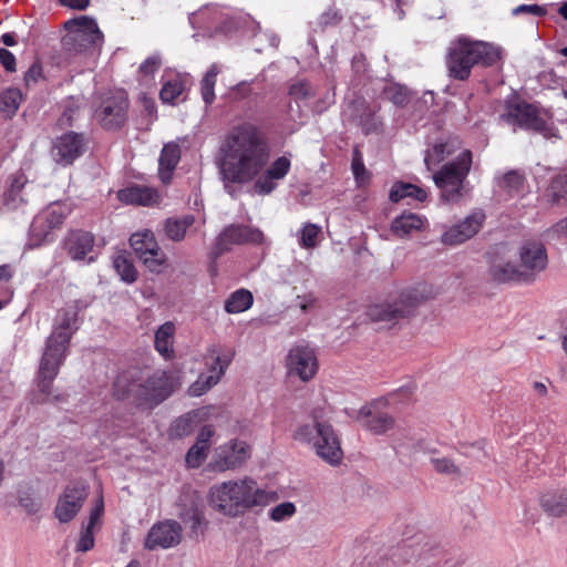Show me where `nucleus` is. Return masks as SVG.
<instances>
[{
	"label": "nucleus",
	"mask_w": 567,
	"mask_h": 567,
	"mask_svg": "<svg viewBox=\"0 0 567 567\" xmlns=\"http://www.w3.org/2000/svg\"><path fill=\"white\" fill-rule=\"evenodd\" d=\"M214 434V427L212 425H206L198 433L196 443L203 445L206 449H209V442Z\"/></svg>",
	"instance_id": "nucleus-57"
},
{
	"label": "nucleus",
	"mask_w": 567,
	"mask_h": 567,
	"mask_svg": "<svg viewBox=\"0 0 567 567\" xmlns=\"http://www.w3.org/2000/svg\"><path fill=\"white\" fill-rule=\"evenodd\" d=\"M386 404L384 399H378L370 404L363 405L358 412V420L362 426L374 434H384L394 426V419L386 412L381 411Z\"/></svg>",
	"instance_id": "nucleus-21"
},
{
	"label": "nucleus",
	"mask_w": 567,
	"mask_h": 567,
	"mask_svg": "<svg viewBox=\"0 0 567 567\" xmlns=\"http://www.w3.org/2000/svg\"><path fill=\"white\" fill-rule=\"evenodd\" d=\"M297 238L301 248L313 249L322 239L321 227L312 223H306L298 231Z\"/></svg>",
	"instance_id": "nucleus-39"
},
{
	"label": "nucleus",
	"mask_w": 567,
	"mask_h": 567,
	"mask_svg": "<svg viewBox=\"0 0 567 567\" xmlns=\"http://www.w3.org/2000/svg\"><path fill=\"white\" fill-rule=\"evenodd\" d=\"M269 161V146L264 133L254 124L244 123L233 127L220 146L219 174L225 190L236 196L240 187L255 181L254 189L268 195L284 179L291 167L290 158L275 159L262 175Z\"/></svg>",
	"instance_id": "nucleus-1"
},
{
	"label": "nucleus",
	"mask_w": 567,
	"mask_h": 567,
	"mask_svg": "<svg viewBox=\"0 0 567 567\" xmlns=\"http://www.w3.org/2000/svg\"><path fill=\"white\" fill-rule=\"evenodd\" d=\"M423 299L416 290L403 291L393 302L370 306L367 315L373 322L390 327L411 316Z\"/></svg>",
	"instance_id": "nucleus-10"
},
{
	"label": "nucleus",
	"mask_w": 567,
	"mask_h": 567,
	"mask_svg": "<svg viewBox=\"0 0 567 567\" xmlns=\"http://www.w3.org/2000/svg\"><path fill=\"white\" fill-rule=\"evenodd\" d=\"M117 198L127 205L155 206L161 203L162 196L154 187L132 185L118 190Z\"/></svg>",
	"instance_id": "nucleus-24"
},
{
	"label": "nucleus",
	"mask_w": 567,
	"mask_h": 567,
	"mask_svg": "<svg viewBox=\"0 0 567 567\" xmlns=\"http://www.w3.org/2000/svg\"><path fill=\"white\" fill-rule=\"evenodd\" d=\"M351 167L358 184H363L368 179V174L362 158L360 156H354Z\"/></svg>",
	"instance_id": "nucleus-53"
},
{
	"label": "nucleus",
	"mask_w": 567,
	"mask_h": 567,
	"mask_svg": "<svg viewBox=\"0 0 567 567\" xmlns=\"http://www.w3.org/2000/svg\"><path fill=\"white\" fill-rule=\"evenodd\" d=\"M491 278L498 284L518 282L523 284V275L518 264L501 257L495 256L489 267Z\"/></svg>",
	"instance_id": "nucleus-26"
},
{
	"label": "nucleus",
	"mask_w": 567,
	"mask_h": 567,
	"mask_svg": "<svg viewBox=\"0 0 567 567\" xmlns=\"http://www.w3.org/2000/svg\"><path fill=\"white\" fill-rule=\"evenodd\" d=\"M318 359L313 349L307 346H296L287 355V370L289 375L301 381L311 380L318 371Z\"/></svg>",
	"instance_id": "nucleus-19"
},
{
	"label": "nucleus",
	"mask_w": 567,
	"mask_h": 567,
	"mask_svg": "<svg viewBox=\"0 0 567 567\" xmlns=\"http://www.w3.org/2000/svg\"><path fill=\"white\" fill-rule=\"evenodd\" d=\"M297 512L296 505L292 502H284L272 507L268 516L276 523H281L291 518Z\"/></svg>",
	"instance_id": "nucleus-46"
},
{
	"label": "nucleus",
	"mask_w": 567,
	"mask_h": 567,
	"mask_svg": "<svg viewBox=\"0 0 567 567\" xmlns=\"http://www.w3.org/2000/svg\"><path fill=\"white\" fill-rule=\"evenodd\" d=\"M295 440L310 445L319 457L331 465L341 462L343 452L339 437L332 426L327 422L313 420L311 423L301 424L297 427Z\"/></svg>",
	"instance_id": "nucleus-6"
},
{
	"label": "nucleus",
	"mask_w": 567,
	"mask_h": 567,
	"mask_svg": "<svg viewBox=\"0 0 567 567\" xmlns=\"http://www.w3.org/2000/svg\"><path fill=\"white\" fill-rule=\"evenodd\" d=\"M497 186L513 197L519 195L524 189V177L516 171L506 173L497 181Z\"/></svg>",
	"instance_id": "nucleus-42"
},
{
	"label": "nucleus",
	"mask_w": 567,
	"mask_h": 567,
	"mask_svg": "<svg viewBox=\"0 0 567 567\" xmlns=\"http://www.w3.org/2000/svg\"><path fill=\"white\" fill-rule=\"evenodd\" d=\"M174 332V323L165 322L155 333V348L164 358H169L173 353Z\"/></svg>",
	"instance_id": "nucleus-37"
},
{
	"label": "nucleus",
	"mask_w": 567,
	"mask_h": 567,
	"mask_svg": "<svg viewBox=\"0 0 567 567\" xmlns=\"http://www.w3.org/2000/svg\"><path fill=\"white\" fill-rule=\"evenodd\" d=\"M502 59L499 47L461 35L452 41L447 49L446 68L449 75L465 81L476 64L491 66Z\"/></svg>",
	"instance_id": "nucleus-4"
},
{
	"label": "nucleus",
	"mask_w": 567,
	"mask_h": 567,
	"mask_svg": "<svg viewBox=\"0 0 567 567\" xmlns=\"http://www.w3.org/2000/svg\"><path fill=\"white\" fill-rule=\"evenodd\" d=\"M182 526L173 519H165L154 524L144 539L147 550L168 549L177 546L182 540Z\"/></svg>",
	"instance_id": "nucleus-18"
},
{
	"label": "nucleus",
	"mask_w": 567,
	"mask_h": 567,
	"mask_svg": "<svg viewBox=\"0 0 567 567\" xmlns=\"http://www.w3.org/2000/svg\"><path fill=\"white\" fill-rule=\"evenodd\" d=\"M461 150V142L456 137H443L429 147L424 155V163L429 171L442 163L445 158Z\"/></svg>",
	"instance_id": "nucleus-25"
},
{
	"label": "nucleus",
	"mask_w": 567,
	"mask_h": 567,
	"mask_svg": "<svg viewBox=\"0 0 567 567\" xmlns=\"http://www.w3.org/2000/svg\"><path fill=\"white\" fill-rule=\"evenodd\" d=\"M194 224L195 217L190 214L182 217H169L164 221V234L169 240L178 243L185 238L187 229Z\"/></svg>",
	"instance_id": "nucleus-34"
},
{
	"label": "nucleus",
	"mask_w": 567,
	"mask_h": 567,
	"mask_svg": "<svg viewBox=\"0 0 567 567\" xmlns=\"http://www.w3.org/2000/svg\"><path fill=\"white\" fill-rule=\"evenodd\" d=\"M485 219L482 210H474L461 223L452 226L442 235V243L450 246H456L471 239L478 233Z\"/></svg>",
	"instance_id": "nucleus-22"
},
{
	"label": "nucleus",
	"mask_w": 567,
	"mask_h": 567,
	"mask_svg": "<svg viewBox=\"0 0 567 567\" xmlns=\"http://www.w3.org/2000/svg\"><path fill=\"white\" fill-rule=\"evenodd\" d=\"M499 118L514 130L523 128L543 134L546 138L554 135L551 122L547 114L538 110L534 104L527 103L520 97L513 95L505 102L504 112Z\"/></svg>",
	"instance_id": "nucleus-7"
},
{
	"label": "nucleus",
	"mask_w": 567,
	"mask_h": 567,
	"mask_svg": "<svg viewBox=\"0 0 567 567\" xmlns=\"http://www.w3.org/2000/svg\"><path fill=\"white\" fill-rule=\"evenodd\" d=\"M94 237L87 231H73L66 239L65 246L69 255L74 260H82L92 250Z\"/></svg>",
	"instance_id": "nucleus-28"
},
{
	"label": "nucleus",
	"mask_w": 567,
	"mask_h": 567,
	"mask_svg": "<svg viewBox=\"0 0 567 567\" xmlns=\"http://www.w3.org/2000/svg\"><path fill=\"white\" fill-rule=\"evenodd\" d=\"M42 78V66L34 62L24 74V82L28 86L35 84Z\"/></svg>",
	"instance_id": "nucleus-54"
},
{
	"label": "nucleus",
	"mask_w": 567,
	"mask_h": 567,
	"mask_svg": "<svg viewBox=\"0 0 567 567\" xmlns=\"http://www.w3.org/2000/svg\"><path fill=\"white\" fill-rule=\"evenodd\" d=\"M250 457V446L234 439L215 449L209 466L216 472L240 467Z\"/></svg>",
	"instance_id": "nucleus-16"
},
{
	"label": "nucleus",
	"mask_w": 567,
	"mask_h": 567,
	"mask_svg": "<svg viewBox=\"0 0 567 567\" xmlns=\"http://www.w3.org/2000/svg\"><path fill=\"white\" fill-rule=\"evenodd\" d=\"M190 423L188 416L179 417L174 424V432L179 436L187 434L192 427Z\"/></svg>",
	"instance_id": "nucleus-59"
},
{
	"label": "nucleus",
	"mask_w": 567,
	"mask_h": 567,
	"mask_svg": "<svg viewBox=\"0 0 567 567\" xmlns=\"http://www.w3.org/2000/svg\"><path fill=\"white\" fill-rule=\"evenodd\" d=\"M61 4L74 10H84L89 7L90 0H59Z\"/></svg>",
	"instance_id": "nucleus-62"
},
{
	"label": "nucleus",
	"mask_w": 567,
	"mask_h": 567,
	"mask_svg": "<svg viewBox=\"0 0 567 567\" xmlns=\"http://www.w3.org/2000/svg\"><path fill=\"white\" fill-rule=\"evenodd\" d=\"M208 449L195 443L186 455V463L189 467H198L205 461Z\"/></svg>",
	"instance_id": "nucleus-48"
},
{
	"label": "nucleus",
	"mask_w": 567,
	"mask_h": 567,
	"mask_svg": "<svg viewBox=\"0 0 567 567\" xmlns=\"http://www.w3.org/2000/svg\"><path fill=\"white\" fill-rule=\"evenodd\" d=\"M86 497L87 491L85 485L81 483L68 485L59 497L54 509V515L59 522H71L82 508Z\"/></svg>",
	"instance_id": "nucleus-20"
},
{
	"label": "nucleus",
	"mask_w": 567,
	"mask_h": 567,
	"mask_svg": "<svg viewBox=\"0 0 567 567\" xmlns=\"http://www.w3.org/2000/svg\"><path fill=\"white\" fill-rule=\"evenodd\" d=\"M96 529H97L96 527L86 525L84 523L82 524L79 539L75 545V551L86 553L94 547V544H95L94 534H95Z\"/></svg>",
	"instance_id": "nucleus-45"
},
{
	"label": "nucleus",
	"mask_w": 567,
	"mask_h": 567,
	"mask_svg": "<svg viewBox=\"0 0 567 567\" xmlns=\"http://www.w3.org/2000/svg\"><path fill=\"white\" fill-rule=\"evenodd\" d=\"M431 464L437 473L442 474H456L458 472L457 466L445 456H432Z\"/></svg>",
	"instance_id": "nucleus-49"
},
{
	"label": "nucleus",
	"mask_w": 567,
	"mask_h": 567,
	"mask_svg": "<svg viewBox=\"0 0 567 567\" xmlns=\"http://www.w3.org/2000/svg\"><path fill=\"white\" fill-rule=\"evenodd\" d=\"M543 509L550 516L560 517L567 514V487L550 489L540 497Z\"/></svg>",
	"instance_id": "nucleus-27"
},
{
	"label": "nucleus",
	"mask_w": 567,
	"mask_h": 567,
	"mask_svg": "<svg viewBox=\"0 0 567 567\" xmlns=\"http://www.w3.org/2000/svg\"><path fill=\"white\" fill-rule=\"evenodd\" d=\"M103 514H104V501H103V497L100 496L95 501V504L90 512L87 522H84V524L99 528Z\"/></svg>",
	"instance_id": "nucleus-51"
},
{
	"label": "nucleus",
	"mask_w": 567,
	"mask_h": 567,
	"mask_svg": "<svg viewBox=\"0 0 567 567\" xmlns=\"http://www.w3.org/2000/svg\"><path fill=\"white\" fill-rule=\"evenodd\" d=\"M299 307L303 312H307L315 308L317 303V298L313 293H307L303 296H298Z\"/></svg>",
	"instance_id": "nucleus-58"
},
{
	"label": "nucleus",
	"mask_w": 567,
	"mask_h": 567,
	"mask_svg": "<svg viewBox=\"0 0 567 567\" xmlns=\"http://www.w3.org/2000/svg\"><path fill=\"white\" fill-rule=\"evenodd\" d=\"M161 65L158 55L147 58L140 66V72L144 75L153 74Z\"/></svg>",
	"instance_id": "nucleus-55"
},
{
	"label": "nucleus",
	"mask_w": 567,
	"mask_h": 567,
	"mask_svg": "<svg viewBox=\"0 0 567 567\" xmlns=\"http://www.w3.org/2000/svg\"><path fill=\"white\" fill-rule=\"evenodd\" d=\"M533 390L537 396L544 398L548 394V388L544 382L535 381L533 382Z\"/></svg>",
	"instance_id": "nucleus-64"
},
{
	"label": "nucleus",
	"mask_w": 567,
	"mask_h": 567,
	"mask_svg": "<svg viewBox=\"0 0 567 567\" xmlns=\"http://www.w3.org/2000/svg\"><path fill=\"white\" fill-rule=\"evenodd\" d=\"M113 267L124 282L133 284L136 280L137 270L125 254H118L114 257Z\"/></svg>",
	"instance_id": "nucleus-41"
},
{
	"label": "nucleus",
	"mask_w": 567,
	"mask_h": 567,
	"mask_svg": "<svg viewBox=\"0 0 567 567\" xmlns=\"http://www.w3.org/2000/svg\"><path fill=\"white\" fill-rule=\"evenodd\" d=\"M231 359L233 353L230 351H220L216 347L208 349L205 355L207 372L202 373L189 386V394L200 396L216 385L225 374Z\"/></svg>",
	"instance_id": "nucleus-12"
},
{
	"label": "nucleus",
	"mask_w": 567,
	"mask_h": 567,
	"mask_svg": "<svg viewBox=\"0 0 567 567\" xmlns=\"http://www.w3.org/2000/svg\"><path fill=\"white\" fill-rule=\"evenodd\" d=\"M548 264L547 251L543 243L526 240L518 249V267L523 275V284H532Z\"/></svg>",
	"instance_id": "nucleus-14"
},
{
	"label": "nucleus",
	"mask_w": 567,
	"mask_h": 567,
	"mask_svg": "<svg viewBox=\"0 0 567 567\" xmlns=\"http://www.w3.org/2000/svg\"><path fill=\"white\" fill-rule=\"evenodd\" d=\"M254 302L252 293L247 289H238L233 292L225 302L228 313H240L248 310Z\"/></svg>",
	"instance_id": "nucleus-38"
},
{
	"label": "nucleus",
	"mask_w": 567,
	"mask_h": 567,
	"mask_svg": "<svg viewBox=\"0 0 567 567\" xmlns=\"http://www.w3.org/2000/svg\"><path fill=\"white\" fill-rule=\"evenodd\" d=\"M76 330V312L74 310L60 311L40 362L38 388L43 399L38 400L39 402L62 400L61 395L52 394V382L66 358L70 340Z\"/></svg>",
	"instance_id": "nucleus-3"
},
{
	"label": "nucleus",
	"mask_w": 567,
	"mask_h": 567,
	"mask_svg": "<svg viewBox=\"0 0 567 567\" xmlns=\"http://www.w3.org/2000/svg\"><path fill=\"white\" fill-rule=\"evenodd\" d=\"M550 188L556 200L567 197V171L553 181Z\"/></svg>",
	"instance_id": "nucleus-50"
},
{
	"label": "nucleus",
	"mask_w": 567,
	"mask_h": 567,
	"mask_svg": "<svg viewBox=\"0 0 567 567\" xmlns=\"http://www.w3.org/2000/svg\"><path fill=\"white\" fill-rule=\"evenodd\" d=\"M278 494L262 488L248 476L229 480L210 486L209 506L227 517H239L254 508H262L277 501Z\"/></svg>",
	"instance_id": "nucleus-2"
},
{
	"label": "nucleus",
	"mask_w": 567,
	"mask_h": 567,
	"mask_svg": "<svg viewBox=\"0 0 567 567\" xmlns=\"http://www.w3.org/2000/svg\"><path fill=\"white\" fill-rule=\"evenodd\" d=\"M424 227V219L414 213H404L391 224V231L396 237L403 238L419 231Z\"/></svg>",
	"instance_id": "nucleus-33"
},
{
	"label": "nucleus",
	"mask_w": 567,
	"mask_h": 567,
	"mask_svg": "<svg viewBox=\"0 0 567 567\" xmlns=\"http://www.w3.org/2000/svg\"><path fill=\"white\" fill-rule=\"evenodd\" d=\"M549 233L556 234L557 236H567V217L556 223Z\"/></svg>",
	"instance_id": "nucleus-63"
},
{
	"label": "nucleus",
	"mask_w": 567,
	"mask_h": 567,
	"mask_svg": "<svg viewBox=\"0 0 567 567\" xmlns=\"http://www.w3.org/2000/svg\"><path fill=\"white\" fill-rule=\"evenodd\" d=\"M13 270L10 265L0 266V309L8 305L13 296L11 279Z\"/></svg>",
	"instance_id": "nucleus-43"
},
{
	"label": "nucleus",
	"mask_w": 567,
	"mask_h": 567,
	"mask_svg": "<svg viewBox=\"0 0 567 567\" xmlns=\"http://www.w3.org/2000/svg\"><path fill=\"white\" fill-rule=\"evenodd\" d=\"M0 62L8 72L16 71V58L9 50L0 48Z\"/></svg>",
	"instance_id": "nucleus-56"
},
{
	"label": "nucleus",
	"mask_w": 567,
	"mask_h": 567,
	"mask_svg": "<svg viewBox=\"0 0 567 567\" xmlns=\"http://www.w3.org/2000/svg\"><path fill=\"white\" fill-rule=\"evenodd\" d=\"M22 102V94L18 89H7L0 94V111L13 115Z\"/></svg>",
	"instance_id": "nucleus-44"
},
{
	"label": "nucleus",
	"mask_w": 567,
	"mask_h": 567,
	"mask_svg": "<svg viewBox=\"0 0 567 567\" xmlns=\"http://www.w3.org/2000/svg\"><path fill=\"white\" fill-rule=\"evenodd\" d=\"M388 94L390 95L392 102L396 105H403L408 102V93L401 87L390 89Z\"/></svg>",
	"instance_id": "nucleus-60"
},
{
	"label": "nucleus",
	"mask_w": 567,
	"mask_h": 567,
	"mask_svg": "<svg viewBox=\"0 0 567 567\" xmlns=\"http://www.w3.org/2000/svg\"><path fill=\"white\" fill-rule=\"evenodd\" d=\"M20 504L30 514H34L40 509V503L31 497H20Z\"/></svg>",
	"instance_id": "nucleus-61"
},
{
	"label": "nucleus",
	"mask_w": 567,
	"mask_h": 567,
	"mask_svg": "<svg viewBox=\"0 0 567 567\" xmlns=\"http://www.w3.org/2000/svg\"><path fill=\"white\" fill-rule=\"evenodd\" d=\"M127 97L123 91L105 96L94 111V118L106 130H115L126 121Z\"/></svg>",
	"instance_id": "nucleus-17"
},
{
	"label": "nucleus",
	"mask_w": 567,
	"mask_h": 567,
	"mask_svg": "<svg viewBox=\"0 0 567 567\" xmlns=\"http://www.w3.org/2000/svg\"><path fill=\"white\" fill-rule=\"evenodd\" d=\"M71 213L65 203H53L42 209L30 226V241L32 246H40L51 240V234L60 228L65 217Z\"/></svg>",
	"instance_id": "nucleus-11"
},
{
	"label": "nucleus",
	"mask_w": 567,
	"mask_h": 567,
	"mask_svg": "<svg viewBox=\"0 0 567 567\" xmlns=\"http://www.w3.org/2000/svg\"><path fill=\"white\" fill-rule=\"evenodd\" d=\"M181 158V148L176 143L164 145L158 159V175L164 184L172 179V174Z\"/></svg>",
	"instance_id": "nucleus-29"
},
{
	"label": "nucleus",
	"mask_w": 567,
	"mask_h": 567,
	"mask_svg": "<svg viewBox=\"0 0 567 567\" xmlns=\"http://www.w3.org/2000/svg\"><path fill=\"white\" fill-rule=\"evenodd\" d=\"M290 97L296 101H305L313 95L311 85L306 81H300L292 84L289 89Z\"/></svg>",
	"instance_id": "nucleus-47"
},
{
	"label": "nucleus",
	"mask_w": 567,
	"mask_h": 567,
	"mask_svg": "<svg viewBox=\"0 0 567 567\" xmlns=\"http://www.w3.org/2000/svg\"><path fill=\"white\" fill-rule=\"evenodd\" d=\"M135 374V371H126L116 378L114 389L120 399L134 393L146 403L158 404L179 385V378L174 372L155 371L147 375L143 383L138 384L133 381Z\"/></svg>",
	"instance_id": "nucleus-5"
},
{
	"label": "nucleus",
	"mask_w": 567,
	"mask_h": 567,
	"mask_svg": "<svg viewBox=\"0 0 567 567\" xmlns=\"http://www.w3.org/2000/svg\"><path fill=\"white\" fill-rule=\"evenodd\" d=\"M472 153L463 150L452 162L444 164L433 175L435 185L442 190L445 200L454 202L461 196L464 181L471 169Z\"/></svg>",
	"instance_id": "nucleus-8"
},
{
	"label": "nucleus",
	"mask_w": 567,
	"mask_h": 567,
	"mask_svg": "<svg viewBox=\"0 0 567 567\" xmlns=\"http://www.w3.org/2000/svg\"><path fill=\"white\" fill-rule=\"evenodd\" d=\"M66 34L63 38V47L68 51L86 52L95 51L102 47L103 33L94 19L81 16L64 23Z\"/></svg>",
	"instance_id": "nucleus-9"
},
{
	"label": "nucleus",
	"mask_w": 567,
	"mask_h": 567,
	"mask_svg": "<svg viewBox=\"0 0 567 567\" xmlns=\"http://www.w3.org/2000/svg\"><path fill=\"white\" fill-rule=\"evenodd\" d=\"M262 233L252 227L231 225L224 229V231L217 238V249L221 254L229 250L233 245L240 244H259L262 241Z\"/></svg>",
	"instance_id": "nucleus-23"
},
{
	"label": "nucleus",
	"mask_w": 567,
	"mask_h": 567,
	"mask_svg": "<svg viewBox=\"0 0 567 567\" xmlns=\"http://www.w3.org/2000/svg\"><path fill=\"white\" fill-rule=\"evenodd\" d=\"M188 85V79L182 74H167L159 92L161 100L164 103L174 104L175 101L184 93Z\"/></svg>",
	"instance_id": "nucleus-32"
},
{
	"label": "nucleus",
	"mask_w": 567,
	"mask_h": 567,
	"mask_svg": "<svg viewBox=\"0 0 567 567\" xmlns=\"http://www.w3.org/2000/svg\"><path fill=\"white\" fill-rule=\"evenodd\" d=\"M220 71V65L217 63L212 64L200 82V93L207 105L212 104L215 100L214 87L216 84V78Z\"/></svg>",
	"instance_id": "nucleus-40"
},
{
	"label": "nucleus",
	"mask_w": 567,
	"mask_h": 567,
	"mask_svg": "<svg viewBox=\"0 0 567 567\" xmlns=\"http://www.w3.org/2000/svg\"><path fill=\"white\" fill-rule=\"evenodd\" d=\"M181 518L189 527L192 537L199 538L204 536L207 520L202 508L197 505H192L181 513Z\"/></svg>",
	"instance_id": "nucleus-35"
},
{
	"label": "nucleus",
	"mask_w": 567,
	"mask_h": 567,
	"mask_svg": "<svg viewBox=\"0 0 567 567\" xmlns=\"http://www.w3.org/2000/svg\"><path fill=\"white\" fill-rule=\"evenodd\" d=\"M206 18L208 20L206 25L207 29L215 28L217 32H229L231 30V25H228L225 21V19L228 18V12H225L218 7L200 10L199 12L194 13L189 18V21L195 25Z\"/></svg>",
	"instance_id": "nucleus-31"
},
{
	"label": "nucleus",
	"mask_w": 567,
	"mask_h": 567,
	"mask_svg": "<svg viewBox=\"0 0 567 567\" xmlns=\"http://www.w3.org/2000/svg\"><path fill=\"white\" fill-rule=\"evenodd\" d=\"M86 140L83 134L66 132L55 137L52 143L50 156L52 161L61 166L72 165L86 150Z\"/></svg>",
	"instance_id": "nucleus-15"
},
{
	"label": "nucleus",
	"mask_w": 567,
	"mask_h": 567,
	"mask_svg": "<svg viewBox=\"0 0 567 567\" xmlns=\"http://www.w3.org/2000/svg\"><path fill=\"white\" fill-rule=\"evenodd\" d=\"M389 197L393 203H399L404 198H412L417 202H424L427 197V193L424 188L417 185L396 182L393 184Z\"/></svg>",
	"instance_id": "nucleus-36"
},
{
	"label": "nucleus",
	"mask_w": 567,
	"mask_h": 567,
	"mask_svg": "<svg viewBox=\"0 0 567 567\" xmlns=\"http://www.w3.org/2000/svg\"><path fill=\"white\" fill-rule=\"evenodd\" d=\"M547 13L545 7L539 4H519L512 10V14L517 17L520 14H532L535 17H543Z\"/></svg>",
	"instance_id": "nucleus-52"
},
{
	"label": "nucleus",
	"mask_w": 567,
	"mask_h": 567,
	"mask_svg": "<svg viewBox=\"0 0 567 567\" xmlns=\"http://www.w3.org/2000/svg\"><path fill=\"white\" fill-rule=\"evenodd\" d=\"M28 179L23 173H16L10 178V185L3 195V203L9 209H17L27 203L24 188Z\"/></svg>",
	"instance_id": "nucleus-30"
},
{
	"label": "nucleus",
	"mask_w": 567,
	"mask_h": 567,
	"mask_svg": "<svg viewBox=\"0 0 567 567\" xmlns=\"http://www.w3.org/2000/svg\"><path fill=\"white\" fill-rule=\"evenodd\" d=\"M130 244L137 257L145 267L152 271L159 274L166 265V255L159 248L154 234L151 230H143L133 234Z\"/></svg>",
	"instance_id": "nucleus-13"
}]
</instances>
